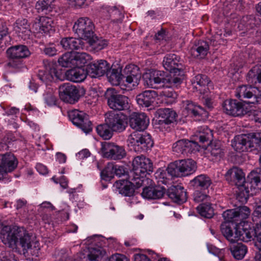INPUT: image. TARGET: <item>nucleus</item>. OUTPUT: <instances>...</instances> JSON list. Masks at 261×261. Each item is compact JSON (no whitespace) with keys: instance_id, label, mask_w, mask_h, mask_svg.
<instances>
[{"instance_id":"dca6fc26","label":"nucleus","mask_w":261,"mask_h":261,"mask_svg":"<svg viewBox=\"0 0 261 261\" xmlns=\"http://www.w3.org/2000/svg\"><path fill=\"white\" fill-rule=\"evenodd\" d=\"M37 76L42 82L46 84L53 81H63L64 79V74L57 70L53 65H48L45 70H39Z\"/></svg>"},{"instance_id":"c756f323","label":"nucleus","mask_w":261,"mask_h":261,"mask_svg":"<svg viewBox=\"0 0 261 261\" xmlns=\"http://www.w3.org/2000/svg\"><path fill=\"white\" fill-rule=\"evenodd\" d=\"M71 69L67 70L65 75L67 79L75 83H79L83 81L88 75L87 68L85 70L83 68L73 67Z\"/></svg>"},{"instance_id":"393cba45","label":"nucleus","mask_w":261,"mask_h":261,"mask_svg":"<svg viewBox=\"0 0 261 261\" xmlns=\"http://www.w3.org/2000/svg\"><path fill=\"white\" fill-rule=\"evenodd\" d=\"M209 50L208 43L203 40L195 41L191 47L190 53L195 58L203 59L207 55Z\"/></svg>"},{"instance_id":"052dcab7","label":"nucleus","mask_w":261,"mask_h":261,"mask_svg":"<svg viewBox=\"0 0 261 261\" xmlns=\"http://www.w3.org/2000/svg\"><path fill=\"white\" fill-rule=\"evenodd\" d=\"M54 0H38L36 4V8L37 11L43 12L51 8V5Z\"/></svg>"},{"instance_id":"c85d7f7f","label":"nucleus","mask_w":261,"mask_h":261,"mask_svg":"<svg viewBox=\"0 0 261 261\" xmlns=\"http://www.w3.org/2000/svg\"><path fill=\"white\" fill-rule=\"evenodd\" d=\"M185 110L187 111L188 115L195 118L196 120H200L201 117H205L207 116V112L201 107L190 101H186Z\"/></svg>"},{"instance_id":"4468645a","label":"nucleus","mask_w":261,"mask_h":261,"mask_svg":"<svg viewBox=\"0 0 261 261\" xmlns=\"http://www.w3.org/2000/svg\"><path fill=\"white\" fill-rule=\"evenodd\" d=\"M59 95L62 101L72 104L77 102L80 96L78 89L70 83L60 86Z\"/></svg>"},{"instance_id":"49530a36","label":"nucleus","mask_w":261,"mask_h":261,"mask_svg":"<svg viewBox=\"0 0 261 261\" xmlns=\"http://www.w3.org/2000/svg\"><path fill=\"white\" fill-rule=\"evenodd\" d=\"M192 182L195 187L202 189H207L212 184L210 178L204 174L196 176L193 179Z\"/></svg>"},{"instance_id":"2f4dec72","label":"nucleus","mask_w":261,"mask_h":261,"mask_svg":"<svg viewBox=\"0 0 261 261\" xmlns=\"http://www.w3.org/2000/svg\"><path fill=\"white\" fill-rule=\"evenodd\" d=\"M60 44L63 48L67 50L83 49L84 46V42L80 38H64L61 40Z\"/></svg>"},{"instance_id":"13d9d810","label":"nucleus","mask_w":261,"mask_h":261,"mask_svg":"<svg viewBox=\"0 0 261 261\" xmlns=\"http://www.w3.org/2000/svg\"><path fill=\"white\" fill-rule=\"evenodd\" d=\"M237 209L227 210L223 212L222 216L225 222H234L238 224L237 213Z\"/></svg>"},{"instance_id":"6e6552de","label":"nucleus","mask_w":261,"mask_h":261,"mask_svg":"<svg viewBox=\"0 0 261 261\" xmlns=\"http://www.w3.org/2000/svg\"><path fill=\"white\" fill-rule=\"evenodd\" d=\"M107 103L111 109L115 111H123L129 108L128 97L120 94L114 88H109L105 93Z\"/></svg>"},{"instance_id":"b1692460","label":"nucleus","mask_w":261,"mask_h":261,"mask_svg":"<svg viewBox=\"0 0 261 261\" xmlns=\"http://www.w3.org/2000/svg\"><path fill=\"white\" fill-rule=\"evenodd\" d=\"M163 64L165 69L170 73L178 72L179 75L182 72L179 58L174 54L167 55L164 57Z\"/></svg>"},{"instance_id":"bf43d9fd","label":"nucleus","mask_w":261,"mask_h":261,"mask_svg":"<svg viewBox=\"0 0 261 261\" xmlns=\"http://www.w3.org/2000/svg\"><path fill=\"white\" fill-rule=\"evenodd\" d=\"M193 200L195 202H209L211 201V197L205 193L197 190L193 194Z\"/></svg>"},{"instance_id":"8fccbe9b","label":"nucleus","mask_w":261,"mask_h":261,"mask_svg":"<svg viewBox=\"0 0 261 261\" xmlns=\"http://www.w3.org/2000/svg\"><path fill=\"white\" fill-rule=\"evenodd\" d=\"M207 150L212 156L216 158H221L224 155V151L219 142L211 143L208 145Z\"/></svg>"},{"instance_id":"f3484780","label":"nucleus","mask_w":261,"mask_h":261,"mask_svg":"<svg viewBox=\"0 0 261 261\" xmlns=\"http://www.w3.org/2000/svg\"><path fill=\"white\" fill-rule=\"evenodd\" d=\"M200 145L194 140H180L173 145V151L177 154H188L195 153L199 150Z\"/></svg>"},{"instance_id":"412c9836","label":"nucleus","mask_w":261,"mask_h":261,"mask_svg":"<svg viewBox=\"0 0 261 261\" xmlns=\"http://www.w3.org/2000/svg\"><path fill=\"white\" fill-rule=\"evenodd\" d=\"M149 123V118L144 113H133L130 117V127L139 132L145 130Z\"/></svg>"},{"instance_id":"473e14b6","label":"nucleus","mask_w":261,"mask_h":261,"mask_svg":"<svg viewBox=\"0 0 261 261\" xmlns=\"http://www.w3.org/2000/svg\"><path fill=\"white\" fill-rule=\"evenodd\" d=\"M255 226L253 229L250 227L244 226L243 228H236V241L241 240L243 242H248L250 241L253 237L255 236Z\"/></svg>"},{"instance_id":"c03bdc74","label":"nucleus","mask_w":261,"mask_h":261,"mask_svg":"<svg viewBox=\"0 0 261 261\" xmlns=\"http://www.w3.org/2000/svg\"><path fill=\"white\" fill-rule=\"evenodd\" d=\"M197 210L201 216L206 218H211L214 215V210L210 202L202 203L197 207Z\"/></svg>"},{"instance_id":"9b49d317","label":"nucleus","mask_w":261,"mask_h":261,"mask_svg":"<svg viewBox=\"0 0 261 261\" xmlns=\"http://www.w3.org/2000/svg\"><path fill=\"white\" fill-rule=\"evenodd\" d=\"M101 150L105 158L111 160H120L126 155L125 150L122 146L113 143H102Z\"/></svg>"},{"instance_id":"e2e57ef3","label":"nucleus","mask_w":261,"mask_h":261,"mask_svg":"<svg viewBox=\"0 0 261 261\" xmlns=\"http://www.w3.org/2000/svg\"><path fill=\"white\" fill-rule=\"evenodd\" d=\"M154 71L146 72L143 75L144 84L152 88H154Z\"/></svg>"},{"instance_id":"f257e3e1","label":"nucleus","mask_w":261,"mask_h":261,"mask_svg":"<svg viewBox=\"0 0 261 261\" xmlns=\"http://www.w3.org/2000/svg\"><path fill=\"white\" fill-rule=\"evenodd\" d=\"M2 242L19 254L31 255L32 259H36L40 254L38 242L32 247V236L23 228L17 226H4L1 233Z\"/></svg>"},{"instance_id":"0e129e2a","label":"nucleus","mask_w":261,"mask_h":261,"mask_svg":"<svg viewBox=\"0 0 261 261\" xmlns=\"http://www.w3.org/2000/svg\"><path fill=\"white\" fill-rule=\"evenodd\" d=\"M252 220L254 224H261V199L256 204L253 213Z\"/></svg>"},{"instance_id":"ddd939ff","label":"nucleus","mask_w":261,"mask_h":261,"mask_svg":"<svg viewBox=\"0 0 261 261\" xmlns=\"http://www.w3.org/2000/svg\"><path fill=\"white\" fill-rule=\"evenodd\" d=\"M222 106L226 114L234 117L243 116L251 111L245 104L236 100L227 99L223 102Z\"/></svg>"},{"instance_id":"de8ad7c7","label":"nucleus","mask_w":261,"mask_h":261,"mask_svg":"<svg viewBox=\"0 0 261 261\" xmlns=\"http://www.w3.org/2000/svg\"><path fill=\"white\" fill-rule=\"evenodd\" d=\"M98 135L104 140L110 139L113 135V131L105 122L104 124L98 125L96 127Z\"/></svg>"},{"instance_id":"0eeeda50","label":"nucleus","mask_w":261,"mask_h":261,"mask_svg":"<svg viewBox=\"0 0 261 261\" xmlns=\"http://www.w3.org/2000/svg\"><path fill=\"white\" fill-rule=\"evenodd\" d=\"M6 53L9 61L6 66L13 68L19 67L21 64L20 59L25 58L30 55L28 47L23 45L11 46L7 50Z\"/></svg>"},{"instance_id":"1a4fd4ad","label":"nucleus","mask_w":261,"mask_h":261,"mask_svg":"<svg viewBox=\"0 0 261 261\" xmlns=\"http://www.w3.org/2000/svg\"><path fill=\"white\" fill-rule=\"evenodd\" d=\"M94 24L92 20L87 17L79 18L73 27V30L82 39L87 40L93 37Z\"/></svg>"},{"instance_id":"a19ab883","label":"nucleus","mask_w":261,"mask_h":261,"mask_svg":"<svg viewBox=\"0 0 261 261\" xmlns=\"http://www.w3.org/2000/svg\"><path fill=\"white\" fill-rule=\"evenodd\" d=\"M106 251L101 248H91L89 249L88 258L90 261H104Z\"/></svg>"},{"instance_id":"4be33fe9","label":"nucleus","mask_w":261,"mask_h":261,"mask_svg":"<svg viewBox=\"0 0 261 261\" xmlns=\"http://www.w3.org/2000/svg\"><path fill=\"white\" fill-rule=\"evenodd\" d=\"M132 180L133 181L127 180L117 181L114 184V187L119 194L125 196L130 197L134 195L135 192V185L137 188L139 187L137 186L136 182L137 180L135 181L134 177H133Z\"/></svg>"},{"instance_id":"ea45409f","label":"nucleus","mask_w":261,"mask_h":261,"mask_svg":"<svg viewBox=\"0 0 261 261\" xmlns=\"http://www.w3.org/2000/svg\"><path fill=\"white\" fill-rule=\"evenodd\" d=\"M229 249L233 256L238 260L243 258L247 251L246 246L242 244L232 245Z\"/></svg>"},{"instance_id":"5701e85b","label":"nucleus","mask_w":261,"mask_h":261,"mask_svg":"<svg viewBox=\"0 0 261 261\" xmlns=\"http://www.w3.org/2000/svg\"><path fill=\"white\" fill-rule=\"evenodd\" d=\"M258 89L252 86L242 85L237 89L236 96L242 99V98H251L252 100L245 101L247 104H253L256 102V92Z\"/></svg>"},{"instance_id":"603ef678","label":"nucleus","mask_w":261,"mask_h":261,"mask_svg":"<svg viewBox=\"0 0 261 261\" xmlns=\"http://www.w3.org/2000/svg\"><path fill=\"white\" fill-rule=\"evenodd\" d=\"M114 164L109 163L100 172L101 178L105 180H109L113 178L114 176Z\"/></svg>"},{"instance_id":"79ce46f5","label":"nucleus","mask_w":261,"mask_h":261,"mask_svg":"<svg viewBox=\"0 0 261 261\" xmlns=\"http://www.w3.org/2000/svg\"><path fill=\"white\" fill-rule=\"evenodd\" d=\"M109 82L113 85H118L120 84L123 75L121 73V71L119 69H109L107 73Z\"/></svg>"},{"instance_id":"6e6d98bb","label":"nucleus","mask_w":261,"mask_h":261,"mask_svg":"<svg viewBox=\"0 0 261 261\" xmlns=\"http://www.w3.org/2000/svg\"><path fill=\"white\" fill-rule=\"evenodd\" d=\"M44 102L49 107L56 106L58 99L55 95L52 89H48L43 94Z\"/></svg>"},{"instance_id":"423d86ee","label":"nucleus","mask_w":261,"mask_h":261,"mask_svg":"<svg viewBox=\"0 0 261 261\" xmlns=\"http://www.w3.org/2000/svg\"><path fill=\"white\" fill-rule=\"evenodd\" d=\"M196 169V163L192 159H187L176 161L170 163L166 170L172 177H180L192 174Z\"/></svg>"},{"instance_id":"2eb2a0df","label":"nucleus","mask_w":261,"mask_h":261,"mask_svg":"<svg viewBox=\"0 0 261 261\" xmlns=\"http://www.w3.org/2000/svg\"><path fill=\"white\" fill-rule=\"evenodd\" d=\"M123 77L125 79V86L129 89L137 86L141 79V73L138 66L130 64L126 66L124 71Z\"/></svg>"},{"instance_id":"c9c22d12","label":"nucleus","mask_w":261,"mask_h":261,"mask_svg":"<svg viewBox=\"0 0 261 261\" xmlns=\"http://www.w3.org/2000/svg\"><path fill=\"white\" fill-rule=\"evenodd\" d=\"M159 116L161 118L160 122L166 124H169L176 121V113L170 109H161L159 111Z\"/></svg>"},{"instance_id":"20e7f679","label":"nucleus","mask_w":261,"mask_h":261,"mask_svg":"<svg viewBox=\"0 0 261 261\" xmlns=\"http://www.w3.org/2000/svg\"><path fill=\"white\" fill-rule=\"evenodd\" d=\"M152 172V164L151 161L143 155L135 157L133 161V176L138 187L144 185L145 180L147 182H151V180L145 177L147 173Z\"/></svg>"},{"instance_id":"72a5a7b5","label":"nucleus","mask_w":261,"mask_h":261,"mask_svg":"<svg viewBox=\"0 0 261 261\" xmlns=\"http://www.w3.org/2000/svg\"><path fill=\"white\" fill-rule=\"evenodd\" d=\"M195 138H193L194 141L204 143L211 141L213 139L212 131L207 126H202L198 128L195 135Z\"/></svg>"},{"instance_id":"cd10ccee","label":"nucleus","mask_w":261,"mask_h":261,"mask_svg":"<svg viewBox=\"0 0 261 261\" xmlns=\"http://www.w3.org/2000/svg\"><path fill=\"white\" fill-rule=\"evenodd\" d=\"M34 27H39L38 31L41 33L50 34L55 31V23L51 17L41 16Z\"/></svg>"},{"instance_id":"58836bf2","label":"nucleus","mask_w":261,"mask_h":261,"mask_svg":"<svg viewBox=\"0 0 261 261\" xmlns=\"http://www.w3.org/2000/svg\"><path fill=\"white\" fill-rule=\"evenodd\" d=\"M247 80L252 85L259 83L261 85V69L258 66L253 67L247 75Z\"/></svg>"},{"instance_id":"6ab92c4d","label":"nucleus","mask_w":261,"mask_h":261,"mask_svg":"<svg viewBox=\"0 0 261 261\" xmlns=\"http://www.w3.org/2000/svg\"><path fill=\"white\" fill-rule=\"evenodd\" d=\"M18 163V160L13 153H0V168L5 174L13 171Z\"/></svg>"},{"instance_id":"aec40b11","label":"nucleus","mask_w":261,"mask_h":261,"mask_svg":"<svg viewBox=\"0 0 261 261\" xmlns=\"http://www.w3.org/2000/svg\"><path fill=\"white\" fill-rule=\"evenodd\" d=\"M245 174L242 169L233 167L229 169L225 174L226 179L232 184H234L238 187V191H240L241 186H243L245 182Z\"/></svg>"},{"instance_id":"338daca9","label":"nucleus","mask_w":261,"mask_h":261,"mask_svg":"<svg viewBox=\"0 0 261 261\" xmlns=\"http://www.w3.org/2000/svg\"><path fill=\"white\" fill-rule=\"evenodd\" d=\"M111 8L112 7L109 6H102L100 9L99 14L101 17H103L104 19H109Z\"/></svg>"},{"instance_id":"a878e982","label":"nucleus","mask_w":261,"mask_h":261,"mask_svg":"<svg viewBox=\"0 0 261 261\" xmlns=\"http://www.w3.org/2000/svg\"><path fill=\"white\" fill-rule=\"evenodd\" d=\"M166 189L163 187L152 186L151 185L149 186H145L142 192L143 197L148 199H160L163 197L165 193Z\"/></svg>"},{"instance_id":"4c0bfd02","label":"nucleus","mask_w":261,"mask_h":261,"mask_svg":"<svg viewBox=\"0 0 261 261\" xmlns=\"http://www.w3.org/2000/svg\"><path fill=\"white\" fill-rule=\"evenodd\" d=\"M208 83L209 80L207 76L200 74L196 75L192 81L193 88L200 93L202 92V88H204Z\"/></svg>"},{"instance_id":"37998d69","label":"nucleus","mask_w":261,"mask_h":261,"mask_svg":"<svg viewBox=\"0 0 261 261\" xmlns=\"http://www.w3.org/2000/svg\"><path fill=\"white\" fill-rule=\"evenodd\" d=\"M154 89H158L161 87L167 88L169 85L167 80L168 75L165 76L164 73L161 71H154Z\"/></svg>"},{"instance_id":"5fc2aeb1","label":"nucleus","mask_w":261,"mask_h":261,"mask_svg":"<svg viewBox=\"0 0 261 261\" xmlns=\"http://www.w3.org/2000/svg\"><path fill=\"white\" fill-rule=\"evenodd\" d=\"M237 211V216L238 223H241L242 222L250 216L251 211L250 209L246 206H239L236 208Z\"/></svg>"},{"instance_id":"7c9ffc66","label":"nucleus","mask_w":261,"mask_h":261,"mask_svg":"<svg viewBox=\"0 0 261 261\" xmlns=\"http://www.w3.org/2000/svg\"><path fill=\"white\" fill-rule=\"evenodd\" d=\"M157 93L153 90H146L136 97L138 105L142 107H148L154 101Z\"/></svg>"},{"instance_id":"a18cd8bd","label":"nucleus","mask_w":261,"mask_h":261,"mask_svg":"<svg viewBox=\"0 0 261 261\" xmlns=\"http://www.w3.org/2000/svg\"><path fill=\"white\" fill-rule=\"evenodd\" d=\"M221 230L223 236L231 243L236 242V229L233 232L229 223L224 222L221 225Z\"/></svg>"},{"instance_id":"3c124183","label":"nucleus","mask_w":261,"mask_h":261,"mask_svg":"<svg viewBox=\"0 0 261 261\" xmlns=\"http://www.w3.org/2000/svg\"><path fill=\"white\" fill-rule=\"evenodd\" d=\"M73 60V53L68 52L65 53L59 58L58 62L62 67H74Z\"/></svg>"},{"instance_id":"f704fd0d","label":"nucleus","mask_w":261,"mask_h":261,"mask_svg":"<svg viewBox=\"0 0 261 261\" xmlns=\"http://www.w3.org/2000/svg\"><path fill=\"white\" fill-rule=\"evenodd\" d=\"M14 29L20 36L23 34L29 36L31 32L28 20L24 18H19L16 21L14 24Z\"/></svg>"},{"instance_id":"864d4df0","label":"nucleus","mask_w":261,"mask_h":261,"mask_svg":"<svg viewBox=\"0 0 261 261\" xmlns=\"http://www.w3.org/2000/svg\"><path fill=\"white\" fill-rule=\"evenodd\" d=\"M179 73H170V75H168V80L167 82L169 85L168 86L167 88H171L174 86H177L180 84L182 81V76L183 75V70L182 72L178 75Z\"/></svg>"},{"instance_id":"39448f33","label":"nucleus","mask_w":261,"mask_h":261,"mask_svg":"<svg viewBox=\"0 0 261 261\" xmlns=\"http://www.w3.org/2000/svg\"><path fill=\"white\" fill-rule=\"evenodd\" d=\"M127 142L130 149L137 152L147 151L153 145L150 135L137 131L134 132L128 136Z\"/></svg>"},{"instance_id":"a211bd4d","label":"nucleus","mask_w":261,"mask_h":261,"mask_svg":"<svg viewBox=\"0 0 261 261\" xmlns=\"http://www.w3.org/2000/svg\"><path fill=\"white\" fill-rule=\"evenodd\" d=\"M87 68L88 75L91 77H97L107 73L110 65L106 60H100L89 64Z\"/></svg>"},{"instance_id":"69168bd1","label":"nucleus","mask_w":261,"mask_h":261,"mask_svg":"<svg viewBox=\"0 0 261 261\" xmlns=\"http://www.w3.org/2000/svg\"><path fill=\"white\" fill-rule=\"evenodd\" d=\"M242 21L246 23L247 28H252L256 25V20L254 15H250L243 17Z\"/></svg>"},{"instance_id":"680f3d73","label":"nucleus","mask_w":261,"mask_h":261,"mask_svg":"<svg viewBox=\"0 0 261 261\" xmlns=\"http://www.w3.org/2000/svg\"><path fill=\"white\" fill-rule=\"evenodd\" d=\"M162 93L164 97L165 100L169 99V100L167 102L170 104L174 102L177 97V93L171 88L164 89Z\"/></svg>"},{"instance_id":"e433bc0d","label":"nucleus","mask_w":261,"mask_h":261,"mask_svg":"<svg viewBox=\"0 0 261 261\" xmlns=\"http://www.w3.org/2000/svg\"><path fill=\"white\" fill-rule=\"evenodd\" d=\"M73 63L74 67L82 68L91 60V57L86 53H73Z\"/></svg>"},{"instance_id":"9d476101","label":"nucleus","mask_w":261,"mask_h":261,"mask_svg":"<svg viewBox=\"0 0 261 261\" xmlns=\"http://www.w3.org/2000/svg\"><path fill=\"white\" fill-rule=\"evenodd\" d=\"M105 122L109 125L113 132L121 133L127 126V120L125 115L110 112L106 114Z\"/></svg>"},{"instance_id":"7ed1b4c3","label":"nucleus","mask_w":261,"mask_h":261,"mask_svg":"<svg viewBox=\"0 0 261 261\" xmlns=\"http://www.w3.org/2000/svg\"><path fill=\"white\" fill-rule=\"evenodd\" d=\"M231 145L239 152L261 149V132L237 136L232 141Z\"/></svg>"},{"instance_id":"f8f14e48","label":"nucleus","mask_w":261,"mask_h":261,"mask_svg":"<svg viewBox=\"0 0 261 261\" xmlns=\"http://www.w3.org/2000/svg\"><path fill=\"white\" fill-rule=\"evenodd\" d=\"M68 117L73 124L81 128L84 132L88 133L92 130L91 122L84 112L77 110L70 111Z\"/></svg>"},{"instance_id":"bb28decb","label":"nucleus","mask_w":261,"mask_h":261,"mask_svg":"<svg viewBox=\"0 0 261 261\" xmlns=\"http://www.w3.org/2000/svg\"><path fill=\"white\" fill-rule=\"evenodd\" d=\"M168 195L174 202L181 203L187 200V193L184 188L179 185L171 186L168 191Z\"/></svg>"},{"instance_id":"09e8293b","label":"nucleus","mask_w":261,"mask_h":261,"mask_svg":"<svg viewBox=\"0 0 261 261\" xmlns=\"http://www.w3.org/2000/svg\"><path fill=\"white\" fill-rule=\"evenodd\" d=\"M89 44L93 48L96 50H100L108 45V41L106 39H98L95 37L94 34L93 37L87 40Z\"/></svg>"},{"instance_id":"f03ea898","label":"nucleus","mask_w":261,"mask_h":261,"mask_svg":"<svg viewBox=\"0 0 261 261\" xmlns=\"http://www.w3.org/2000/svg\"><path fill=\"white\" fill-rule=\"evenodd\" d=\"M261 190V168H257L252 171L247 176L243 186H241L240 191L237 194V199L242 203L246 202L249 197L250 192L253 195L257 191Z\"/></svg>"},{"instance_id":"4d7b16f0","label":"nucleus","mask_w":261,"mask_h":261,"mask_svg":"<svg viewBox=\"0 0 261 261\" xmlns=\"http://www.w3.org/2000/svg\"><path fill=\"white\" fill-rule=\"evenodd\" d=\"M109 19L114 22H120L124 17V14L121 9L116 7H112Z\"/></svg>"},{"instance_id":"774afa93","label":"nucleus","mask_w":261,"mask_h":261,"mask_svg":"<svg viewBox=\"0 0 261 261\" xmlns=\"http://www.w3.org/2000/svg\"><path fill=\"white\" fill-rule=\"evenodd\" d=\"M255 236L257 238L256 244L259 251H261V224H255Z\"/></svg>"}]
</instances>
